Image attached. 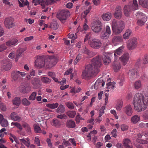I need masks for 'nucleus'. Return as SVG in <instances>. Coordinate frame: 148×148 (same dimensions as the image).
Here are the masks:
<instances>
[{
    "mask_svg": "<svg viewBox=\"0 0 148 148\" xmlns=\"http://www.w3.org/2000/svg\"><path fill=\"white\" fill-rule=\"evenodd\" d=\"M70 14L69 11L63 10L58 12L56 16L57 18L62 22L64 23L67 20V18L70 15Z\"/></svg>",
    "mask_w": 148,
    "mask_h": 148,
    "instance_id": "nucleus-5",
    "label": "nucleus"
},
{
    "mask_svg": "<svg viewBox=\"0 0 148 148\" xmlns=\"http://www.w3.org/2000/svg\"><path fill=\"white\" fill-rule=\"evenodd\" d=\"M128 74L130 78H136L138 75L137 71L134 69L130 70L128 72Z\"/></svg>",
    "mask_w": 148,
    "mask_h": 148,
    "instance_id": "nucleus-26",
    "label": "nucleus"
},
{
    "mask_svg": "<svg viewBox=\"0 0 148 148\" xmlns=\"http://www.w3.org/2000/svg\"><path fill=\"white\" fill-rule=\"evenodd\" d=\"M124 23L122 21L117 22L116 20H113L112 23V27L113 32L116 34L121 33L124 28Z\"/></svg>",
    "mask_w": 148,
    "mask_h": 148,
    "instance_id": "nucleus-3",
    "label": "nucleus"
},
{
    "mask_svg": "<svg viewBox=\"0 0 148 148\" xmlns=\"http://www.w3.org/2000/svg\"><path fill=\"white\" fill-rule=\"evenodd\" d=\"M110 35L105 32H102L101 34V38L102 39H107L109 37Z\"/></svg>",
    "mask_w": 148,
    "mask_h": 148,
    "instance_id": "nucleus-44",
    "label": "nucleus"
},
{
    "mask_svg": "<svg viewBox=\"0 0 148 148\" xmlns=\"http://www.w3.org/2000/svg\"><path fill=\"white\" fill-rule=\"evenodd\" d=\"M91 27L92 30L96 33L100 32L102 29L101 23L99 20L92 23L91 25Z\"/></svg>",
    "mask_w": 148,
    "mask_h": 148,
    "instance_id": "nucleus-6",
    "label": "nucleus"
},
{
    "mask_svg": "<svg viewBox=\"0 0 148 148\" xmlns=\"http://www.w3.org/2000/svg\"><path fill=\"white\" fill-rule=\"evenodd\" d=\"M82 58V56L80 54H78L75 60L74 61V63L75 65Z\"/></svg>",
    "mask_w": 148,
    "mask_h": 148,
    "instance_id": "nucleus-52",
    "label": "nucleus"
},
{
    "mask_svg": "<svg viewBox=\"0 0 148 148\" xmlns=\"http://www.w3.org/2000/svg\"><path fill=\"white\" fill-rule=\"evenodd\" d=\"M66 114L69 117L72 118L75 116L76 112L74 111H68Z\"/></svg>",
    "mask_w": 148,
    "mask_h": 148,
    "instance_id": "nucleus-42",
    "label": "nucleus"
},
{
    "mask_svg": "<svg viewBox=\"0 0 148 148\" xmlns=\"http://www.w3.org/2000/svg\"><path fill=\"white\" fill-rule=\"evenodd\" d=\"M2 62L3 64L2 67V69L5 71H8L11 69L12 66V63L7 58L3 60Z\"/></svg>",
    "mask_w": 148,
    "mask_h": 148,
    "instance_id": "nucleus-12",
    "label": "nucleus"
},
{
    "mask_svg": "<svg viewBox=\"0 0 148 148\" xmlns=\"http://www.w3.org/2000/svg\"><path fill=\"white\" fill-rule=\"evenodd\" d=\"M123 102L122 101H119L116 106V109L117 110H120L123 106Z\"/></svg>",
    "mask_w": 148,
    "mask_h": 148,
    "instance_id": "nucleus-50",
    "label": "nucleus"
},
{
    "mask_svg": "<svg viewBox=\"0 0 148 148\" xmlns=\"http://www.w3.org/2000/svg\"><path fill=\"white\" fill-rule=\"evenodd\" d=\"M138 44L137 39L133 37L129 39L127 42V48L130 50H132L136 47Z\"/></svg>",
    "mask_w": 148,
    "mask_h": 148,
    "instance_id": "nucleus-8",
    "label": "nucleus"
},
{
    "mask_svg": "<svg viewBox=\"0 0 148 148\" xmlns=\"http://www.w3.org/2000/svg\"><path fill=\"white\" fill-rule=\"evenodd\" d=\"M67 106L70 109H73L74 108V104L71 102H68L66 103Z\"/></svg>",
    "mask_w": 148,
    "mask_h": 148,
    "instance_id": "nucleus-56",
    "label": "nucleus"
},
{
    "mask_svg": "<svg viewBox=\"0 0 148 148\" xmlns=\"http://www.w3.org/2000/svg\"><path fill=\"white\" fill-rule=\"evenodd\" d=\"M18 43V40L16 38L10 40L6 42V46L8 47L14 46Z\"/></svg>",
    "mask_w": 148,
    "mask_h": 148,
    "instance_id": "nucleus-18",
    "label": "nucleus"
},
{
    "mask_svg": "<svg viewBox=\"0 0 148 148\" xmlns=\"http://www.w3.org/2000/svg\"><path fill=\"white\" fill-rule=\"evenodd\" d=\"M132 31L129 29H127L125 33L123 35V37L124 39H128L132 34Z\"/></svg>",
    "mask_w": 148,
    "mask_h": 148,
    "instance_id": "nucleus-31",
    "label": "nucleus"
},
{
    "mask_svg": "<svg viewBox=\"0 0 148 148\" xmlns=\"http://www.w3.org/2000/svg\"><path fill=\"white\" fill-rule=\"evenodd\" d=\"M133 104L135 109L138 112L145 110L148 105L147 95H143L141 93H136L134 96Z\"/></svg>",
    "mask_w": 148,
    "mask_h": 148,
    "instance_id": "nucleus-2",
    "label": "nucleus"
},
{
    "mask_svg": "<svg viewBox=\"0 0 148 148\" xmlns=\"http://www.w3.org/2000/svg\"><path fill=\"white\" fill-rule=\"evenodd\" d=\"M0 124L4 127H7L8 124V121L3 118V116L0 114Z\"/></svg>",
    "mask_w": 148,
    "mask_h": 148,
    "instance_id": "nucleus-22",
    "label": "nucleus"
},
{
    "mask_svg": "<svg viewBox=\"0 0 148 148\" xmlns=\"http://www.w3.org/2000/svg\"><path fill=\"white\" fill-rule=\"evenodd\" d=\"M21 102V99L20 97H16L13 100V103L14 105L18 106Z\"/></svg>",
    "mask_w": 148,
    "mask_h": 148,
    "instance_id": "nucleus-40",
    "label": "nucleus"
},
{
    "mask_svg": "<svg viewBox=\"0 0 148 148\" xmlns=\"http://www.w3.org/2000/svg\"><path fill=\"white\" fill-rule=\"evenodd\" d=\"M81 89L80 88H76L74 87L71 89V92H74V93H78L81 91Z\"/></svg>",
    "mask_w": 148,
    "mask_h": 148,
    "instance_id": "nucleus-55",
    "label": "nucleus"
},
{
    "mask_svg": "<svg viewBox=\"0 0 148 148\" xmlns=\"http://www.w3.org/2000/svg\"><path fill=\"white\" fill-rule=\"evenodd\" d=\"M58 106V104L57 103H48L47 104L46 106L51 109L56 108Z\"/></svg>",
    "mask_w": 148,
    "mask_h": 148,
    "instance_id": "nucleus-38",
    "label": "nucleus"
},
{
    "mask_svg": "<svg viewBox=\"0 0 148 148\" xmlns=\"http://www.w3.org/2000/svg\"><path fill=\"white\" fill-rule=\"evenodd\" d=\"M122 14L121 7L119 6H118L115 9L114 13V16L117 19H120L122 17Z\"/></svg>",
    "mask_w": 148,
    "mask_h": 148,
    "instance_id": "nucleus-17",
    "label": "nucleus"
},
{
    "mask_svg": "<svg viewBox=\"0 0 148 148\" xmlns=\"http://www.w3.org/2000/svg\"><path fill=\"white\" fill-rule=\"evenodd\" d=\"M121 68V65L120 62H116L115 59L113 66V69L114 71L117 72L120 70Z\"/></svg>",
    "mask_w": 148,
    "mask_h": 148,
    "instance_id": "nucleus-25",
    "label": "nucleus"
},
{
    "mask_svg": "<svg viewBox=\"0 0 148 148\" xmlns=\"http://www.w3.org/2000/svg\"><path fill=\"white\" fill-rule=\"evenodd\" d=\"M19 71H15L12 73V79L14 80H16L18 78L20 77V74L18 73Z\"/></svg>",
    "mask_w": 148,
    "mask_h": 148,
    "instance_id": "nucleus-32",
    "label": "nucleus"
},
{
    "mask_svg": "<svg viewBox=\"0 0 148 148\" xmlns=\"http://www.w3.org/2000/svg\"><path fill=\"white\" fill-rule=\"evenodd\" d=\"M115 83L110 82H108L106 84V88L108 90H106L107 91H109L112 89H113L115 87Z\"/></svg>",
    "mask_w": 148,
    "mask_h": 148,
    "instance_id": "nucleus-30",
    "label": "nucleus"
},
{
    "mask_svg": "<svg viewBox=\"0 0 148 148\" xmlns=\"http://www.w3.org/2000/svg\"><path fill=\"white\" fill-rule=\"evenodd\" d=\"M23 126L25 128L27 133L28 134H30L31 132V127L29 125L26 123H24L23 124Z\"/></svg>",
    "mask_w": 148,
    "mask_h": 148,
    "instance_id": "nucleus-35",
    "label": "nucleus"
},
{
    "mask_svg": "<svg viewBox=\"0 0 148 148\" xmlns=\"http://www.w3.org/2000/svg\"><path fill=\"white\" fill-rule=\"evenodd\" d=\"M57 60L55 59L47 60L45 59V66L47 68H50L55 65L57 63Z\"/></svg>",
    "mask_w": 148,
    "mask_h": 148,
    "instance_id": "nucleus-13",
    "label": "nucleus"
},
{
    "mask_svg": "<svg viewBox=\"0 0 148 148\" xmlns=\"http://www.w3.org/2000/svg\"><path fill=\"white\" fill-rule=\"evenodd\" d=\"M7 48V46L4 44L0 45V52L3 51Z\"/></svg>",
    "mask_w": 148,
    "mask_h": 148,
    "instance_id": "nucleus-62",
    "label": "nucleus"
},
{
    "mask_svg": "<svg viewBox=\"0 0 148 148\" xmlns=\"http://www.w3.org/2000/svg\"><path fill=\"white\" fill-rule=\"evenodd\" d=\"M41 80L42 83L46 84H50L51 81V80L49 78L45 76L41 77Z\"/></svg>",
    "mask_w": 148,
    "mask_h": 148,
    "instance_id": "nucleus-36",
    "label": "nucleus"
},
{
    "mask_svg": "<svg viewBox=\"0 0 148 148\" xmlns=\"http://www.w3.org/2000/svg\"><path fill=\"white\" fill-rule=\"evenodd\" d=\"M40 82V81L39 79L34 78L31 80V83L34 87H37Z\"/></svg>",
    "mask_w": 148,
    "mask_h": 148,
    "instance_id": "nucleus-34",
    "label": "nucleus"
},
{
    "mask_svg": "<svg viewBox=\"0 0 148 148\" xmlns=\"http://www.w3.org/2000/svg\"><path fill=\"white\" fill-rule=\"evenodd\" d=\"M123 38L121 36L116 35L114 36L112 40V42L114 45H117L119 43L123 41Z\"/></svg>",
    "mask_w": 148,
    "mask_h": 148,
    "instance_id": "nucleus-15",
    "label": "nucleus"
},
{
    "mask_svg": "<svg viewBox=\"0 0 148 148\" xmlns=\"http://www.w3.org/2000/svg\"><path fill=\"white\" fill-rule=\"evenodd\" d=\"M81 52L88 56V57L91 58L96 54V52L90 51L86 46L82 47L81 49Z\"/></svg>",
    "mask_w": 148,
    "mask_h": 148,
    "instance_id": "nucleus-11",
    "label": "nucleus"
},
{
    "mask_svg": "<svg viewBox=\"0 0 148 148\" xmlns=\"http://www.w3.org/2000/svg\"><path fill=\"white\" fill-rule=\"evenodd\" d=\"M65 108L64 106L60 104L57 109V112L59 113H62L64 112Z\"/></svg>",
    "mask_w": 148,
    "mask_h": 148,
    "instance_id": "nucleus-39",
    "label": "nucleus"
},
{
    "mask_svg": "<svg viewBox=\"0 0 148 148\" xmlns=\"http://www.w3.org/2000/svg\"><path fill=\"white\" fill-rule=\"evenodd\" d=\"M34 143L38 146L40 145V140L38 137H35L34 139Z\"/></svg>",
    "mask_w": 148,
    "mask_h": 148,
    "instance_id": "nucleus-61",
    "label": "nucleus"
},
{
    "mask_svg": "<svg viewBox=\"0 0 148 148\" xmlns=\"http://www.w3.org/2000/svg\"><path fill=\"white\" fill-rule=\"evenodd\" d=\"M11 125L12 126H15L16 127H17L21 130H22L23 129V128L21 125L19 123L17 122H12L11 123Z\"/></svg>",
    "mask_w": 148,
    "mask_h": 148,
    "instance_id": "nucleus-41",
    "label": "nucleus"
},
{
    "mask_svg": "<svg viewBox=\"0 0 148 148\" xmlns=\"http://www.w3.org/2000/svg\"><path fill=\"white\" fill-rule=\"evenodd\" d=\"M105 109V107L103 106L102 107L99 111V116H101L104 113V110Z\"/></svg>",
    "mask_w": 148,
    "mask_h": 148,
    "instance_id": "nucleus-58",
    "label": "nucleus"
},
{
    "mask_svg": "<svg viewBox=\"0 0 148 148\" xmlns=\"http://www.w3.org/2000/svg\"><path fill=\"white\" fill-rule=\"evenodd\" d=\"M119 58L122 62L123 65H125L127 63L129 59V53H124Z\"/></svg>",
    "mask_w": 148,
    "mask_h": 148,
    "instance_id": "nucleus-16",
    "label": "nucleus"
},
{
    "mask_svg": "<svg viewBox=\"0 0 148 148\" xmlns=\"http://www.w3.org/2000/svg\"><path fill=\"white\" fill-rule=\"evenodd\" d=\"M47 5H52L55 4L56 2L54 0H45Z\"/></svg>",
    "mask_w": 148,
    "mask_h": 148,
    "instance_id": "nucleus-59",
    "label": "nucleus"
},
{
    "mask_svg": "<svg viewBox=\"0 0 148 148\" xmlns=\"http://www.w3.org/2000/svg\"><path fill=\"white\" fill-rule=\"evenodd\" d=\"M52 123L53 125L57 127H59L61 125L60 122L57 119H54L53 120Z\"/></svg>",
    "mask_w": 148,
    "mask_h": 148,
    "instance_id": "nucleus-37",
    "label": "nucleus"
},
{
    "mask_svg": "<svg viewBox=\"0 0 148 148\" xmlns=\"http://www.w3.org/2000/svg\"><path fill=\"white\" fill-rule=\"evenodd\" d=\"M38 4H40L42 6V9H44L46 7V5H47L46 1H44L38 0Z\"/></svg>",
    "mask_w": 148,
    "mask_h": 148,
    "instance_id": "nucleus-51",
    "label": "nucleus"
},
{
    "mask_svg": "<svg viewBox=\"0 0 148 148\" xmlns=\"http://www.w3.org/2000/svg\"><path fill=\"white\" fill-rule=\"evenodd\" d=\"M66 125L67 127L70 128H74L75 126V122L72 120H68Z\"/></svg>",
    "mask_w": 148,
    "mask_h": 148,
    "instance_id": "nucleus-29",
    "label": "nucleus"
},
{
    "mask_svg": "<svg viewBox=\"0 0 148 148\" xmlns=\"http://www.w3.org/2000/svg\"><path fill=\"white\" fill-rule=\"evenodd\" d=\"M138 9V5L137 0H133V2H130L128 5H125L124 7V14L126 16H128L132 11L137 10Z\"/></svg>",
    "mask_w": 148,
    "mask_h": 148,
    "instance_id": "nucleus-4",
    "label": "nucleus"
},
{
    "mask_svg": "<svg viewBox=\"0 0 148 148\" xmlns=\"http://www.w3.org/2000/svg\"><path fill=\"white\" fill-rule=\"evenodd\" d=\"M128 128V126L127 125L123 124L121 125V130L123 131L127 130Z\"/></svg>",
    "mask_w": 148,
    "mask_h": 148,
    "instance_id": "nucleus-64",
    "label": "nucleus"
},
{
    "mask_svg": "<svg viewBox=\"0 0 148 148\" xmlns=\"http://www.w3.org/2000/svg\"><path fill=\"white\" fill-rule=\"evenodd\" d=\"M141 86V82L140 80L136 81L134 83V87L136 89H138Z\"/></svg>",
    "mask_w": 148,
    "mask_h": 148,
    "instance_id": "nucleus-47",
    "label": "nucleus"
},
{
    "mask_svg": "<svg viewBox=\"0 0 148 148\" xmlns=\"http://www.w3.org/2000/svg\"><path fill=\"white\" fill-rule=\"evenodd\" d=\"M102 17L104 21H108L111 19L112 17V14L109 12L104 14L102 16Z\"/></svg>",
    "mask_w": 148,
    "mask_h": 148,
    "instance_id": "nucleus-27",
    "label": "nucleus"
},
{
    "mask_svg": "<svg viewBox=\"0 0 148 148\" xmlns=\"http://www.w3.org/2000/svg\"><path fill=\"white\" fill-rule=\"evenodd\" d=\"M110 54L105 53L103 56V60L105 65L109 64L111 61Z\"/></svg>",
    "mask_w": 148,
    "mask_h": 148,
    "instance_id": "nucleus-19",
    "label": "nucleus"
},
{
    "mask_svg": "<svg viewBox=\"0 0 148 148\" xmlns=\"http://www.w3.org/2000/svg\"><path fill=\"white\" fill-rule=\"evenodd\" d=\"M123 50V47L122 46L115 50L114 55L115 60H117L118 59L119 56H120L122 53Z\"/></svg>",
    "mask_w": 148,
    "mask_h": 148,
    "instance_id": "nucleus-20",
    "label": "nucleus"
},
{
    "mask_svg": "<svg viewBox=\"0 0 148 148\" xmlns=\"http://www.w3.org/2000/svg\"><path fill=\"white\" fill-rule=\"evenodd\" d=\"M136 16L137 18H138L137 24L139 26H142L144 25L147 20V18L145 15L140 12H138L136 14Z\"/></svg>",
    "mask_w": 148,
    "mask_h": 148,
    "instance_id": "nucleus-7",
    "label": "nucleus"
},
{
    "mask_svg": "<svg viewBox=\"0 0 148 148\" xmlns=\"http://www.w3.org/2000/svg\"><path fill=\"white\" fill-rule=\"evenodd\" d=\"M88 43L91 47L95 49L100 48L102 45L101 41L98 39L90 40Z\"/></svg>",
    "mask_w": 148,
    "mask_h": 148,
    "instance_id": "nucleus-9",
    "label": "nucleus"
},
{
    "mask_svg": "<svg viewBox=\"0 0 148 148\" xmlns=\"http://www.w3.org/2000/svg\"><path fill=\"white\" fill-rule=\"evenodd\" d=\"M139 4L143 7L148 9V0H138Z\"/></svg>",
    "mask_w": 148,
    "mask_h": 148,
    "instance_id": "nucleus-33",
    "label": "nucleus"
},
{
    "mask_svg": "<svg viewBox=\"0 0 148 148\" xmlns=\"http://www.w3.org/2000/svg\"><path fill=\"white\" fill-rule=\"evenodd\" d=\"M148 63V55H145L143 59V63L146 64Z\"/></svg>",
    "mask_w": 148,
    "mask_h": 148,
    "instance_id": "nucleus-54",
    "label": "nucleus"
},
{
    "mask_svg": "<svg viewBox=\"0 0 148 148\" xmlns=\"http://www.w3.org/2000/svg\"><path fill=\"white\" fill-rule=\"evenodd\" d=\"M125 81V76L123 74L119 75L117 80V82L118 83L120 86H122Z\"/></svg>",
    "mask_w": 148,
    "mask_h": 148,
    "instance_id": "nucleus-24",
    "label": "nucleus"
},
{
    "mask_svg": "<svg viewBox=\"0 0 148 148\" xmlns=\"http://www.w3.org/2000/svg\"><path fill=\"white\" fill-rule=\"evenodd\" d=\"M50 27L54 30H56L58 28L57 23L56 22H54L52 23L50 25Z\"/></svg>",
    "mask_w": 148,
    "mask_h": 148,
    "instance_id": "nucleus-49",
    "label": "nucleus"
},
{
    "mask_svg": "<svg viewBox=\"0 0 148 148\" xmlns=\"http://www.w3.org/2000/svg\"><path fill=\"white\" fill-rule=\"evenodd\" d=\"M13 21V19L11 18H6L4 22L5 26L8 28H12L14 26Z\"/></svg>",
    "mask_w": 148,
    "mask_h": 148,
    "instance_id": "nucleus-14",
    "label": "nucleus"
},
{
    "mask_svg": "<svg viewBox=\"0 0 148 148\" xmlns=\"http://www.w3.org/2000/svg\"><path fill=\"white\" fill-rule=\"evenodd\" d=\"M36 95L37 93L36 92H33L29 97V99L32 101L36 99Z\"/></svg>",
    "mask_w": 148,
    "mask_h": 148,
    "instance_id": "nucleus-48",
    "label": "nucleus"
},
{
    "mask_svg": "<svg viewBox=\"0 0 148 148\" xmlns=\"http://www.w3.org/2000/svg\"><path fill=\"white\" fill-rule=\"evenodd\" d=\"M140 120V117L138 115H134L132 116L131 119V121L132 123L135 124L138 123Z\"/></svg>",
    "mask_w": 148,
    "mask_h": 148,
    "instance_id": "nucleus-28",
    "label": "nucleus"
},
{
    "mask_svg": "<svg viewBox=\"0 0 148 148\" xmlns=\"http://www.w3.org/2000/svg\"><path fill=\"white\" fill-rule=\"evenodd\" d=\"M123 143L125 148H133L132 144L129 139L126 138L123 140Z\"/></svg>",
    "mask_w": 148,
    "mask_h": 148,
    "instance_id": "nucleus-23",
    "label": "nucleus"
},
{
    "mask_svg": "<svg viewBox=\"0 0 148 148\" xmlns=\"http://www.w3.org/2000/svg\"><path fill=\"white\" fill-rule=\"evenodd\" d=\"M46 141L47 143L48 146L50 147L51 148H52L53 145L52 143L51 142L50 139L48 138H47Z\"/></svg>",
    "mask_w": 148,
    "mask_h": 148,
    "instance_id": "nucleus-63",
    "label": "nucleus"
},
{
    "mask_svg": "<svg viewBox=\"0 0 148 148\" xmlns=\"http://www.w3.org/2000/svg\"><path fill=\"white\" fill-rule=\"evenodd\" d=\"M101 81H102V80L98 79L96 81L95 84V88L96 87H97V88L101 87V84L102 82Z\"/></svg>",
    "mask_w": 148,
    "mask_h": 148,
    "instance_id": "nucleus-53",
    "label": "nucleus"
},
{
    "mask_svg": "<svg viewBox=\"0 0 148 148\" xmlns=\"http://www.w3.org/2000/svg\"><path fill=\"white\" fill-rule=\"evenodd\" d=\"M22 103L25 106H28L30 105L31 103L26 98H24L22 100Z\"/></svg>",
    "mask_w": 148,
    "mask_h": 148,
    "instance_id": "nucleus-46",
    "label": "nucleus"
},
{
    "mask_svg": "<svg viewBox=\"0 0 148 148\" xmlns=\"http://www.w3.org/2000/svg\"><path fill=\"white\" fill-rule=\"evenodd\" d=\"M31 89V87L29 86H24V94L28 93L30 92Z\"/></svg>",
    "mask_w": 148,
    "mask_h": 148,
    "instance_id": "nucleus-57",
    "label": "nucleus"
},
{
    "mask_svg": "<svg viewBox=\"0 0 148 148\" xmlns=\"http://www.w3.org/2000/svg\"><path fill=\"white\" fill-rule=\"evenodd\" d=\"M101 57L99 56L92 59L91 64L87 65L82 72L83 79H89L97 74L99 71V68L101 65Z\"/></svg>",
    "mask_w": 148,
    "mask_h": 148,
    "instance_id": "nucleus-1",
    "label": "nucleus"
},
{
    "mask_svg": "<svg viewBox=\"0 0 148 148\" xmlns=\"http://www.w3.org/2000/svg\"><path fill=\"white\" fill-rule=\"evenodd\" d=\"M35 62L36 66L40 68H42L45 66V59L42 56H38Z\"/></svg>",
    "mask_w": 148,
    "mask_h": 148,
    "instance_id": "nucleus-10",
    "label": "nucleus"
},
{
    "mask_svg": "<svg viewBox=\"0 0 148 148\" xmlns=\"http://www.w3.org/2000/svg\"><path fill=\"white\" fill-rule=\"evenodd\" d=\"M35 132L36 133H40L42 132V130L40 127L37 125H34Z\"/></svg>",
    "mask_w": 148,
    "mask_h": 148,
    "instance_id": "nucleus-45",
    "label": "nucleus"
},
{
    "mask_svg": "<svg viewBox=\"0 0 148 148\" xmlns=\"http://www.w3.org/2000/svg\"><path fill=\"white\" fill-rule=\"evenodd\" d=\"M22 52H23L22 51H20V50H18L16 56V58L15 59L16 61H17L18 58L21 56Z\"/></svg>",
    "mask_w": 148,
    "mask_h": 148,
    "instance_id": "nucleus-60",
    "label": "nucleus"
},
{
    "mask_svg": "<svg viewBox=\"0 0 148 148\" xmlns=\"http://www.w3.org/2000/svg\"><path fill=\"white\" fill-rule=\"evenodd\" d=\"M27 141H26L24 138H21L20 139V141L24 144L27 147H29L30 145V142L29 138L27 139Z\"/></svg>",
    "mask_w": 148,
    "mask_h": 148,
    "instance_id": "nucleus-43",
    "label": "nucleus"
},
{
    "mask_svg": "<svg viewBox=\"0 0 148 148\" xmlns=\"http://www.w3.org/2000/svg\"><path fill=\"white\" fill-rule=\"evenodd\" d=\"M124 111L128 116H131L133 113L132 109L130 105H127L124 108Z\"/></svg>",
    "mask_w": 148,
    "mask_h": 148,
    "instance_id": "nucleus-21",
    "label": "nucleus"
}]
</instances>
